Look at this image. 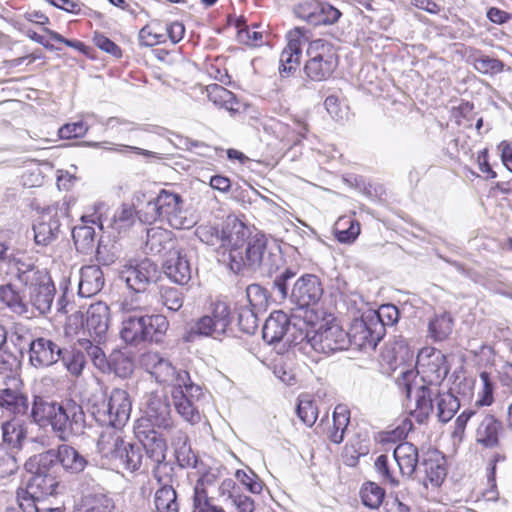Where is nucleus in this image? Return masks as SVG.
<instances>
[{
  "label": "nucleus",
  "instance_id": "1",
  "mask_svg": "<svg viewBox=\"0 0 512 512\" xmlns=\"http://www.w3.org/2000/svg\"><path fill=\"white\" fill-rule=\"evenodd\" d=\"M243 240L232 246L224 261L234 273L244 274L246 271L263 269L272 273L277 269V262L281 259L279 254L267 250V238L261 232L251 234L250 229L245 225Z\"/></svg>",
  "mask_w": 512,
  "mask_h": 512
},
{
  "label": "nucleus",
  "instance_id": "2",
  "mask_svg": "<svg viewBox=\"0 0 512 512\" xmlns=\"http://www.w3.org/2000/svg\"><path fill=\"white\" fill-rule=\"evenodd\" d=\"M449 372L446 365V357L433 347H425L420 350L416 361V371L405 369L400 372L396 383L411 400L413 388H437Z\"/></svg>",
  "mask_w": 512,
  "mask_h": 512
},
{
  "label": "nucleus",
  "instance_id": "3",
  "mask_svg": "<svg viewBox=\"0 0 512 512\" xmlns=\"http://www.w3.org/2000/svg\"><path fill=\"white\" fill-rule=\"evenodd\" d=\"M459 408L458 398L448 390L442 391L440 387L416 388L411 415L418 423H424L434 413L439 422L447 423Z\"/></svg>",
  "mask_w": 512,
  "mask_h": 512
},
{
  "label": "nucleus",
  "instance_id": "4",
  "mask_svg": "<svg viewBox=\"0 0 512 512\" xmlns=\"http://www.w3.org/2000/svg\"><path fill=\"white\" fill-rule=\"evenodd\" d=\"M32 476L25 488L17 490V505L5 512H63L59 507L48 505L45 496L53 495L59 485L58 477L50 474L29 472Z\"/></svg>",
  "mask_w": 512,
  "mask_h": 512
},
{
  "label": "nucleus",
  "instance_id": "5",
  "mask_svg": "<svg viewBox=\"0 0 512 512\" xmlns=\"http://www.w3.org/2000/svg\"><path fill=\"white\" fill-rule=\"evenodd\" d=\"M89 403V410L100 425L121 429L130 418L132 402L124 389L114 388L109 395L93 397Z\"/></svg>",
  "mask_w": 512,
  "mask_h": 512
},
{
  "label": "nucleus",
  "instance_id": "6",
  "mask_svg": "<svg viewBox=\"0 0 512 512\" xmlns=\"http://www.w3.org/2000/svg\"><path fill=\"white\" fill-rule=\"evenodd\" d=\"M306 54L308 60L304 72L313 81L328 79L338 65V56L333 44L324 39L311 41Z\"/></svg>",
  "mask_w": 512,
  "mask_h": 512
},
{
  "label": "nucleus",
  "instance_id": "7",
  "mask_svg": "<svg viewBox=\"0 0 512 512\" xmlns=\"http://www.w3.org/2000/svg\"><path fill=\"white\" fill-rule=\"evenodd\" d=\"M139 364L157 383L169 385L172 388L187 383L190 377L186 370L177 369L167 357L156 351L143 353Z\"/></svg>",
  "mask_w": 512,
  "mask_h": 512
},
{
  "label": "nucleus",
  "instance_id": "8",
  "mask_svg": "<svg viewBox=\"0 0 512 512\" xmlns=\"http://www.w3.org/2000/svg\"><path fill=\"white\" fill-rule=\"evenodd\" d=\"M203 389L189 378L185 384L172 388L171 398L176 412L187 422L196 424L201 420L200 405L204 398Z\"/></svg>",
  "mask_w": 512,
  "mask_h": 512
},
{
  "label": "nucleus",
  "instance_id": "9",
  "mask_svg": "<svg viewBox=\"0 0 512 512\" xmlns=\"http://www.w3.org/2000/svg\"><path fill=\"white\" fill-rule=\"evenodd\" d=\"M245 224L237 219H233L219 230L216 226L210 224L200 225L195 230L197 238L209 245L225 249L227 255L232 246L243 240L245 234Z\"/></svg>",
  "mask_w": 512,
  "mask_h": 512
},
{
  "label": "nucleus",
  "instance_id": "10",
  "mask_svg": "<svg viewBox=\"0 0 512 512\" xmlns=\"http://www.w3.org/2000/svg\"><path fill=\"white\" fill-rule=\"evenodd\" d=\"M29 400L20 378H6L0 384V412L8 419L21 418L28 414Z\"/></svg>",
  "mask_w": 512,
  "mask_h": 512
},
{
  "label": "nucleus",
  "instance_id": "11",
  "mask_svg": "<svg viewBox=\"0 0 512 512\" xmlns=\"http://www.w3.org/2000/svg\"><path fill=\"white\" fill-rule=\"evenodd\" d=\"M161 221H166L174 229H190L196 219L184 209V201L178 193L162 189L158 193Z\"/></svg>",
  "mask_w": 512,
  "mask_h": 512
},
{
  "label": "nucleus",
  "instance_id": "12",
  "mask_svg": "<svg viewBox=\"0 0 512 512\" xmlns=\"http://www.w3.org/2000/svg\"><path fill=\"white\" fill-rule=\"evenodd\" d=\"M157 265L148 258L130 260L122 266L119 278L135 293H143L157 279Z\"/></svg>",
  "mask_w": 512,
  "mask_h": 512
},
{
  "label": "nucleus",
  "instance_id": "13",
  "mask_svg": "<svg viewBox=\"0 0 512 512\" xmlns=\"http://www.w3.org/2000/svg\"><path fill=\"white\" fill-rule=\"evenodd\" d=\"M85 429V413L80 404L72 399L60 401L56 437L61 441L79 436Z\"/></svg>",
  "mask_w": 512,
  "mask_h": 512
},
{
  "label": "nucleus",
  "instance_id": "14",
  "mask_svg": "<svg viewBox=\"0 0 512 512\" xmlns=\"http://www.w3.org/2000/svg\"><path fill=\"white\" fill-rule=\"evenodd\" d=\"M230 324L229 307L224 302H217L210 315H204L194 323L190 329L189 338L198 335L218 339L226 333Z\"/></svg>",
  "mask_w": 512,
  "mask_h": 512
},
{
  "label": "nucleus",
  "instance_id": "15",
  "mask_svg": "<svg viewBox=\"0 0 512 512\" xmlns=\"http://www.w3.org/2000/svg\"><path fill=\"white\" fill-rule=\"evenodd\" d=\"M311 348L316 352L330 354L345 350L349 346V335L337 324L321 327L308 339Z\"/></svg>",
  "mask_w": 512,
  "mask_h": 512
},
{
  "label": "nucleus",
  "instance_id": "16",
  "mask_svg": "<svg viewBox=\"0 0 512 512\" xmlns=\"http://www.w3.org/2000/svg\"><path fill=\"white\" fill-rule=\"evenodd\" d=\"M347 335H349V345L352 344L358 349H374L383 338L384 332L380 325L372 324L366 314L352 323Z\"/></svg>",
  "mask_w": 512,
  "mask_h": 512
},
{
  "label": "nucleus",
  "instance_id": "17",
  "mask_svg": "<svg viewBox=\"0 0 512 512\" xmlns=\"http://www.w3.org/2000/svg\"><path fill=\"white\" fill-rule=\"evenodd\" d=\"M323 295L320 279L313 274L301 276L293 285L290 300L299 308H307L315 305Z\"/></svg>",
  "mask_w": 512,
  "mask_h": 512
},
{
  "label": "nucleus",
  "instance_id": "18",
  "mask_svg": "<svg viewBox=\"0 0 512 512\" xmlns=\"http://www.w3.org/2000/svg\"><path fill=\"white\" fill-rule=\"evenodd\" d=\"M59 409L60 401L47 396L34 395L31 404L30 418L32 422L39 427H50L51 431L56 435Z\"/></svg>",
  "mask_w": 512,
  "mask_h": 512
},
{
  "label": "nucleus",
  "instance_id": "19",
  "mask_svg": "<svg viewBox=\"0 0 512 512\" xmlns=\"http://www.w3.org/2000/svg\"><path fill=\"white\" fill-rule=\"evenodd\" d=\"M29 288V306L32 311L38 312L40 315H45L50 312L54 296L55 286L48 274L44 277L39 278L35 283L26 285Z\"/></svg>",
  "mask_w": 512,
  "mask_h": 512
},
{
  "label": "nucleus",
  "instance_id": "20",
  "mask_svg": "<svg viewBox=\"0 0 512 512\" xmlns=\"http://www.w3.org/2000/svg\"><path fill=\"white\" fill-rule=\"evenodd\" d=\"M135 434L141 443L142 451L144 450L146 454V457L143 459L145 467L165 461L166 442L154 429L143 430L141 425H139Z\"/></svg>",
  "mask_w": 512,
  "mask_h": 512
},
{
  "label": "nucleus",
  "instance_id": "21",
  "mask_svg": "<svg viewBox=\"0 0 512 512\" xmlns=\"http://www.w3.org/2000/svg\"><path fill=\"white\" fill-rule=\"evenodd\" d=\"M63 351L50 339L37 338L29 343V360L36 367H48L56 363Z\"/></svg>",
  "mask_w": 512,
  "mask_h": 512
},
{
  "label": "nucleus",
  "instance_id": "22",
  "mask_svg": "<svg viewBox=\"0 0 512 512\" xmlns=\"http://www.w3.org/2000/svg\"><path fill=\"white\" fill-rule=\"evenodd\" d=\"M59 230L60 221L57 211L53 207H48L33 225L34 241L37 245L47 246L56 239Z\"/></svg>",
  "mask_w": 512,
  "mask_h": 512
},
{
  "label": "nucleus",
  "instance_id": "23",
  "mask_svg": "<svg viewBox=\"0 0 512 512\" xmlns=\"http://www.w3.org/2000/svg\"><path fill=\"white\" fill-rule=\"evenodd\" d=\"M173 233L162 227L147 229L144 251L147 254L169 256L176 249Z\"/></svg>",
  "mask_w": 512,
  "mask_h": 512
},
{
  "label": "nucleus",
  "instance_id": "24",
  "mask_svg": "<svg viewBox=\"0 0 512 512\" xmlns=\"http://www.w3.org/2000/svg\"><path fill=\"white\" fill-rule=\"evenodd\" d=\"M2 447L5 446L10 452L17 454L22 450L27 441L28 427L25 421L20 418L7 419L1 425Z\"/></svg>",
  "mask_w": 512,
  "mask_h": 512
},
{
  "label": "nucleus",
  "instance_id": "25",
  "mask_svg": "<svg viewBox=\"0 0 512 512\" xmlns=\"http://www.w3.org/2000/svg\"><path fill=\"white\" fill-rule=\"evenodd\" d=\"M146 420L153 427L169 429L173 426L171 408L168 398L164 395L152 394L146 408Z\"/></svg>",
  "mask_w": 512,
  "mask_h": 512
},
{
  "label": "nucleus",
  "instance_id": "26",
  "mask_svg": "<svg viewBox=\"0 0 512 512\" xmlns=\"http://www.w3.org/2000/svg\"><path fill=\"white\" fill-rule=\"evenodd\" d=\"M475 431L476 442L485 448H496L499 446V434L502 430V423L492 414L483 413Z\"/></svg>",
  "mask_w": 512,
  "mask_h": 512
},
{
  "label": "nucleus",
  "instance_id": "27",
  "mask_svg": "<svg viewBox=\"0 0 512 512\" xmlns=\"http://www.w3.org/2000/svg\"><path fill=\"white\" fill-rule=\"evenodd\" d=\"M110 309L104 302L91 304L87 310L86 327L91 336L100 342L109 327Z\"/></svg>",
  "mask_w": 512,
  "mask_h": 512
},
{
  "label": "nucleus",
  "instance_id": "28",
  "mask_svg": "<svg viewBox=\"0 0 512 512\" xmlns=\"http://www.w3.org/2000/svg\"><path fill=\"white\" fill-rule=\"evenodd\" d=\"M288 43L280 55V73H290L299 64L302 55L301 29L295 28L287 34Z\"/></svg>",
  "mask_w": 512,
  "mask_h": 512
},
{
  "label": "nucleus",
  "instance_id": "29",
  "mask_svg": "<svg viewBox=\"0 0 512 512\" xmlns=\"http://www.w3.org/2000/svg\"><path fill=\"white\" fill-rule=\"evenodd\" d=\"M0 301L19 316H32L29 303L25 301V294L12 282L0 285Z\"/></svg>",
  "mask_w": 512,
  "mask_h": 512
},
{
  "label": "nucleus",
  "instance_id": "30",
  "mask_svg": "<svg viewBox=\"0 0 512 512\" xmlns=\"http://www.w3.org/2000/svg\"><path fill=\"white\" fill-rule=\"evenodd\" d=\"M164 272L169 279L179 285L187 284L191 279V266L185 255L179 250L173 251L163 264Z\"/></svg>",
  "mask_w": 512,
  "mask_h": 512
},
{
  "label": "nucleus",
  "instance_id": "31",
  "mask_svg": "<svg viewBox=\"0 0 512 512\" xmlns=\"http://www.w3.org/2000/svg\"><path fill=\"white\" fill-rule=\"evenodd\" d=\"M104 283V275L99 266H84L80 270L78 294L84 298L92 297L102 290Z\"/></svg>",
  "mask_w": 512,
  "mask_h": 512
},
{
  "label": "nucleus",
  "instance_id": "32",
  "mask_svg": "<svg viewBox=\"0 0 512 512\" xmlns=\"http://www.w3.org/2000/svg\"><path fill=\"white\" fill-rule=\"evenodd\" d=\"M393 458L398 465V474L410 477L415 472L419 461L418 449L410 442H402L395 447Z\"/></svg>",
  "mask_w": 512,
  "mask_h": 512
},
{
  "label": "nucleus",
  "instance_id": "33",
  "mask_svg": "<svg viewBox=\"0 0 512 512\" xmlns=\"http://www.w3.org/2000/svg\"><path fill=\"white\" fill-rule=\"evenodd\" d=\"M12 275L23 286L35 283L39 278L48 274L46 271L39 269L33 259L25 256H14L12 261Z\"/></svg>",
  "mask_w": 512,
  "mask_h": 512
},
{
  "label": "nucleus",
  "instance_id": "34",
  "mask_svg": "<svg viewBox=\"0 0 512 512\" xmlns=\"http://www.w3.org/2000/svg\"><path fill=\"white\" fill-rule=\"evenodd\" d=\"M290 319L283 311H274L265 321L262 334L268 344H274L283 340L289 329Z\"/></svg>",
  "mask_w": 512,
  "mask_h": 512
},
{
  "label": "nucleus",
  "instance_id": "35",
  "mask_svg": "<svg viewBox=\"0 0 512 512\" xmlns=\"http://www.w3.org/2000/svg\"><path fill=\"white\" fill-rule=\"evenodd\" d=\"M145 335L143 314L122 316L120 337L126 344L136 346L144 343Z\"/></svg>",
  "mask_w": 512,
  "mask_h": 512
},
{
  "label": "nucleus",
  "instance_id": "36",
  "mask_svg": "<svg viewBox=\"0 0 512 512\" xmlns=\"http://www.w3.org/2000/svg\"><path fill=\"white\" fill-rule=\"evenodd\" d=\"M56 459L65 471L77 474L84 470L87 461L75 448L67 444H61L54 449Z\"/></svg>",
  "mask_w": 512,
  "mask_h": 512
},
{
  "label": "nucleus",
  "instance_id": "37",
  "mask_svg": "<svg viewBox=\"0 0 512 512\" xmlns=\"http://www.w3.org/2000/svg\"><path fill=\"white\" fill-rule=\"evenodd\" d=\"M234 485L235 483L231 479L224 480L221 485L223 494L226 490L229 492L225 503L230 512H254V500L250 496L235 490Z\"/></svg>",
  "mask_w": 512,
  "mask_h": 512
},
{
  "label": "nucleus",
  "instance_id": "38",
  "mask_svg": "<svg viewBox=\"0 0 512 512\" xmlns=\"http://www.w3.org/2000/svg\"><path fill=\"white\" fill-rule=\"evenodd\" d=\"M124 443L125 441L123 440L120 429H108L102 432L98 439V452L102 457L114 463Z\"/></svg>",
  "mask_w": 512,
  "mask_h": 512
},
{
  "label": "nucleus",
  "instance_id": "39",
  "mask_svg": "<svg viewBox=\"0 0 512 512\" xmlns=\"http://www.w3.org/2000/svg\"><path fill=\"white\" fill-rule=\"evenodd\" d=\"M24 467L27 472H39V474H50L51 476H57L59 470L54 449L31 456L25 462Z\"/></svg>",
  "mask_w": 512,
  "mask_h": 512
},
{
  "label": "nucleus",
  "instance_id": "40",
  "mask_svg": "<svg viewBox=\"0 0 512 512\" xmlns=\"http://www.w3.org/2000/svg\"><path fill=\"white\" fill-rule=\"evenodd\" d=\"M145 328V342L161 343L165 336L169 322L161 314H143Z\"/></svg>",
  "mask_w": 512,
  "mask_h": 512
},
{
  "label": "nucleus",
  "instance_id": "41",
  "mask_svg": "<svg viewBox=\"0 0 512 512\" xmlns=\"http://www.w3.org/2000/svg\"><path fill=\"white\" fill-rule=\"evenodd\" d=\"M143 459L144 457L140 445L125 442L114 463L133 472L141 468L144 463Z\"/></svg>",
  "mask_w": 512,
  "mask_h": 512
},
{
  "label": "nucleus",
  "instance_id": "42",
  "mask_svg": "<svg viewBox=\"0 0 512 512\" xmlns=\"http://www.w3.org/2000/svg\"><path fill=\"white\" fill-rule=\"evenodd\" d=\"M102 124L119 139H129V135L138 131H146L144 125L122 117H109Z\"/></svg>",
  "mask_w": 512,
  "mask_h": 512
},
{
  "label": "nucleus",
  "instance_id": "43",
  "mask_svg": "<svg viewBox=\"0 0 512 512\" xmlns=\"http://www.w3.org/2000/svg\"><path fill=\"white\" fill-rule=\"evenodd\" d=\"M157 512H179L177 493L172 485L160 486L154 494Z\"/></svg>",
  "mask_w": 512,
  "mask_h": 512
},
{
  "label": "nucleus",
  "instance_id": "44",
  "mask_svg": "<svg viewBox=\"0 0 512 512\" xmlns=\"http://www.w3.org/2000/svg\"><path fill=\"white\" fill-rule=\"evenodd\" d=\"M334 233L340 243L351 244L360 234V224L351 216L340 217L335 224Z\"/></svg>",
  "mask_w": 512,
  "mask_h": 512
},
{
  "label": "nucleus",
  "instance_id": "45",
  "mask_svg": "<svg viewBox=\"0 0 512 512\" xmlns=\"http://www.w3.org/2000/svg\"><path fill=\"white\" fill-rule=\"evenodd\" d=\"M208 99L216 106L228 111H237L238 102L235 95L219 84H211L206 88Z\"/></svg>",
  "mask_w": 512,
  "mask_h": 512
},
{
  "label": "nucleus",
  "instance_id": "46",
  "mask_svg": "<svg viewBox=\"0 0 512 512\" xmlns=\"http://www.w3.org/2000/svg\"><path fill=\"white\" fill-rule=\"evenodd\" d=\"M453 324V318L449 313L443 312L435 315L429 321L428 325L430 337L433 338L434 341H443L447 339L452 333Z\"/></svg>",
  "mask_w": 512,
  "mask_h": 512
},
{
  "label": "nucleus",
  "instance_id": "47",
  "mask_svg": "<svg viewBox=\"0 0 512 512\" xmlns=\"http://www.w3.org/2000/svg\"><path fill=\"white\" fill-rule=\"evenodd\" d=\"M350 422V413L346 406L337 405L333 412V430L330 433V440L339 444L343 441L344 432Z\"/></svg>",
  "mask_w": 512,
  "mask_h": 512
},
{
  "label": "nucleus",
  "instance_id": "48",
  "mask_svg": "<svg viewBox=\"0 0 512 512\" xmlns=\"http://www.w3.org/2000/svg\"><path fill=\"white\" fill-rule=\"evenodd\" d=\"M78 345L91 359L93 365L102 372L110 370V362L107 360L103 350L89 339H80Z\"/></svg>",
  "mask_w": 512,
  "mask_h": 512
},
{
  "label": "nucleus",
  "instance_id": "49",
  "mask_svg": "<svg viewBox=\"0 0 512 512\" xmlns=\"http://www.w3.org/2000/svg\"><path fill=\"white\" fill-rule=\"evenodd\" d=\"M423 466L425 471L424 484L427 485L429 482L431 486L439 487L443 483L447 474L442 459H425Z\"/></svg>",
  "mask_w": 512,
  "mask_h": 512
},
{
  "label": "nucleus",
  "instance_id": "50",
  "mask_svg": "<svg viewBox=\"0 0 512 512\" xmlns=\"http://www.w3.org/2000/svg\"><path fill=\"white\" fill-rule=\"evenodd\" d=\"M90 145L92 147L100 148L103 150L117 152L122 155H125L128 152H134L135 154L142 155L144 157H151L154 159H162L161 153H159V152L150 151V150L143 149V148L133 146V145L114 144V143H110V142H93V143H90Z\"/></svg>",
  "mask_w": 512,
  "mask_h": 512
},
{
  "label": "nucleus",
  "instance_id": "51",
  "mask_svg": "<svg viewBox=\"0 0 512 512\" xmlns=\"http://www.w3.org/2000/svg\"><path fill=\"white\" fill-rule=\"evenodd\" d=\"M367 315L372 324L380 325L385 333L386 326H392L398 321L399 311L395 305L385 304L381 305L377 311L369 312Z\"/></svg>",
  "mask_w": 512,
  "mask_h": 512
},
{
  "label": "nucleus",
  "instance_id": "52",
  "mask_svg": "<svg viewBox=\"0 0 512 512\" xmlns=\"http://www.w3.org/2000/svg\"><path fill=\"white\" fill-rule=\"evenodd\" d=\"M480 387L477 392L474 407L490 406L494 402V383L488 372L482 371L479 374Z\"/></svg>",
  "mask_w": 512,
  "mask_h": 512
},
{
  "label": "nucleus",
  "instance_id": "53",
  "mask_svg": "<svg viewBox=\"0 0 512 512\" xmlns=\"http://www.w3.org/2000/svg\"><path fill=\"white\" fill-rule=\"evenodd\" d=\"M192 512H225V510L212 503L204 488V484L198 481L194 487Z\"/></svg>",
  "mask_w": 512,
  "mask_h": 512
},
{
  "label": "nucleus",
  "instance_id": "54",
  "mask_svg": "<svg viewBox=\"0 0 512 512\" xmlns=\"http://www.w3.org/2000/svg\"><path fill=\"white\" fill-rule=\"evenodd\" d=\"M72 238L76 249L81 253H87L94 246L95 230L91 226H76L72 230Z\"/></svg>",
  "mask_w": 512,
  "mask_h": 512
},
{
  "label": "nucleus",
  "instance_id": "55",
  "mask_svg": "<svg viewBox=\"0 0 512 512\" xmlns=\"http://www.w3.org/2000/svg\"><path fill=\"white\" fill-rule=\"evenodd\" d=\"M296 411L300 420L308 427H311L318 418V407L309 396L298 399Z\"/></svg>",
  "mask_w": 512,
  "mask_h": 512
},
{
  "label": "nucleus",
  "instance_id": "56",
  "mask_svg": "<svg viewBox=\"0 0 512 512\" xmlns=\"http://www.w3.org/2000/svg\"><path fill=\"white\" fill-rule=\"evenodd\" d=\"M385 496V491L379 485L369 482L361 489V498L365 506L375 509L380 506Z\"/></svg>",
  "mask_w": 512,
  "mask_h": 512
},
{
  "label": "nucleus",
  "instance_id": "57",
  "mask_svg": "<svg viewBox=\"0 0 512 512\" xmlns=\"http://www.w3.org/2000/svg\"><path fill=\"white\" fill-rule=\"evenodd\" d=\"M161 303L170 311H178L183 306L184 298L182 292L175 287L162 286L160 288Z\"/></svg>",
  "mask_w": 512,
  "mask_h": 512
},
{
  "label": "nucleus",
  "instance_id": "58",
  "mask_svg": "<svg viewBox=\"0 0 512 512\" xmlns=\"http://www.w3.org/2000/svg\"><path fill=\"white\" fill-rule=\"evenodd\" d=\"M115 503L111 497L102 493L90 495L84 512H113Z\"/></svg>",
  "mask_w": 512,
  "mask_h": 512
},
{
  "label": "nucleus",
  "instance_id": "59",
  "mask_svg": "<svg viewBox=\"0 0 512 512\" xmlns=\"http://www.w3.org/2000/svg\"><path fill=\"white\" fill-rule=\"evenodd\" d=\"M474 68L479 73L493 76L503 71L504 64L499 59L481 55L478 58H475Z\"/></svg>",
  "mask_w": 512,
  "mask_h": 512
},
{
  "label": "nucleus",
  "instance_id": "60",
  "mask_svg": "<svg viewBox=\"0 0 512 512\" xmlns=\"http://www.w3.org/2000/svg\"><path fill=\"white\" fill-rule=\"evenodd\" d=\"M141 44L152 47L165 41V34L160 29V24L146 25L139 32Z\"/></svg>",
  "mask_w": 512,
  "mask_h": 512
},
{
  "label": "nucleus",
  "instance_id": "61",
  "mask_svg": "<svg viewBox=\"0 0 512 512\" xmlns=\"http://www.w3.org/2000/svg\"><path fill=\"white\" fill-rule=\"evenodd\" d=\"M235 477L240 481L251 493L260 494L263 490V482L258 475L250 468L247 470H237Z\"/></svg>",
  "mask_w": 512,
  "mask_h": 512
},
{
  "label": "nucleus",
  "instance_id": "62",
  "mask_svg": "<svg viewBox=\"0 0 512 512\" xmlns=\"http://www.w3.org/2000/svg\"><path fill=\"white\" fill-rule=\"evenodd\" d=\"M137 215L140 221L144 223H153L157 220L161 221V212L160 206L158 204V195L145 202L141 205V207L137 210Z\"/></svg>",
  "mask_w": 512,
  "mask_h": 512
},
{
  "label": "nucleus",
  "instance_id": "63",
  "mask_svg": "<svg viewBox=\"0 0 512 512\" xmlns=\"http://www.w3.org/2000/svg\"><path fill=\"white\" fill-rule=\"evenodd\" d=\"M375 469L381 478L394 486L399 484L398 471L391 468L389 458L387 455H380L376 458L374 463Z\"/></svg>",
  "mask_w": 512,
  "mask_h": 512
},
{
  "label": "nucleus",
  "instance_id": "64",
  "mask_svg": "<svg viewBox=\"0 0 512 512\" xmlns=\"http://www.w3.org/2000/svg\"><path fill=\"white\" fill-rule=\"evenodd\" d=\"M135 219V210L128 204H123L113 216V226L121 231L131 227Z\"/></svg>",
  "mask_w": 512,
  "mask_h": 512
}]
</instances>
